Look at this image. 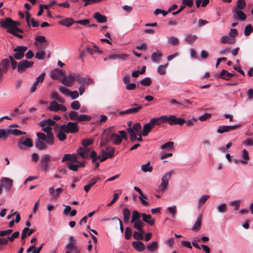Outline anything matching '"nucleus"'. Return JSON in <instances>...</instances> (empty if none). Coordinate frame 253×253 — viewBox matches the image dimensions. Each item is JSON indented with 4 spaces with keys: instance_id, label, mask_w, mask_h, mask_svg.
<instances>
[{
    "instance_id": "8fccbe9b",
    "label": "nucleus",
    "mask_w": 253,
    "mask_h": 253,
    "mask_svg": "<svg viewBox=\"0 0 253 253\" xmlns=\"http://www.w3.org/2000/svg\"><path fill=\"white\" fill-rule=\"evenodd\" d=\"M201 225V215H199L197 217L196 221L192 227V229L193 230H198L200 228Z\"/></svg>"
},
{
    "instance_id": "f8f14e48",
    "label": "nucleus",
    "mask_w": 253,
    "mask_h": 253,
    "mask_svg": "<svg viewBox=\"0 0 253 253\" xmlns=\"http://www.w3.org/2000/svg\"><path fill=\"white\" fill-rule=\"evenodd\" d=\"M240 126V125L233 126H221L218 127L217 132L219 133H223L234 130Z\"/></svg>"
},
{
    "instance_id": "603ef678",
    "label": "nucleus",
    "mask_w": 253,
    "mask_h": 253,
    "mask_svg": "<svg viewBox=\"0 0 253 253\" xmlns=\"http://www.w3.org/2000/svg\"><path fill=\"white\" fill-rule=\"evenodd\" d=\"M168 42L172 45H176L179 44V41L178 38L175 37H171L168 39Z\"/></svg>"
},
{
    "instance_id": "3c124183",
    "label": "nucleus",
    "mask_w": 253,
    "mask_h": 253,
    "mask_svg": "<svg viewBox=\"0 0 253 253\" xmlns=\"http://www.w3.org/2000/svg\"><path fill=\"white\" fill-rule=\"evenodd\" d=\"M91 117L89 115L82 114L78 116L77 121L80 122L83 121H89L91 120Z\"/></svg>"
},
{
    "instance_id": "4c0bfd02",
    "label": "nucleus",
    "mask_w": 253,
    "mask_h": 253,
    "mask_svg": "<svg viewBox=\"0 0 253 253\" xmlns=\"http://www.w3.org/2000/svg\"><path fill=\"white\" fill-rule=\"evenodd\" d=\"M197 39L198 37L195 35L187 34L185 36V40L189 44H192Z\"/></svg>"
},
{
    "instance_id": "393cba45",
    "label": "nucleus",
    "mask_w": 253,
    "mask_h": 253,
    "mask_svg": "<svg viewBox=\"0 0 253 253\" xmlns=\"http://www.w3.org/2000/svg\"><path fill=\"white\" fill-rule=\"evenodd\" d=\"M163 56V53L159 50H156L151 54V59L154 62L158 63L161 60V58Z\"/></svg>"
},
{
    "instance_id": "f704fd0d",
    "label": "nucleus",
    "mask_w": 253,
    "mask_h": 253,
    "mask_svg": "<svg viewBox=\"0 0 253 253\" xmlns=\"http://www.w3.org/2000/svg\"><path fill=\"white\" fill-rule=\"evenodd\" d=\"M76 245V240L75 239L74 237L72 236H70L69 239V242L66 245L65 248L67 250H70L73 248L77 247Z\"/></svg>"
},
{
    "instance_id": "f03ea898",
    "label": "nucleus",
    "mask_w": 253,
    "mask_h": 253,
    "mask_svg": "<svg viewBox=\"0 0 253 253\" xmlns=\"http://www.w3.org/2000/svg\"><path fill=\"white\" fill-rule=\"evenodd\" d=\"M172 170L165 173L161 177V182L158 185L157 191L159 193H164L169 186V180L171 177Z\"/></svg>"
},
{
    "instance_id": "20e7f679",
    "label": "nucleus",
    "mask_w": 253,
    "mask_h": 253,
    "mask_svg": "<svg viewBox=\"0 0 253 253\" xmlns=\"http://www.w3.org/2000/svg\"><path fill=\"white\" fill-rule=\"evenodd\" d=\"M141 214H140L138 211H132L131 222L133 224L134 228H139L140 226H144V223L140 219Z\"/></svg>"
},
{
    "instance_id": "774afa93",
    "label": "nucleus",
    "mask_w": 253,
    "mask_h": 253,
    "mask_svg": "<svg viewBox=\"0 0 253 253\" xmlns=\"http://www.w3.org/2000/svg\"><path fill=\"white\" fill-rule=\"evenodd\" d=\"M59 90L61 93L65 95H69L70 91L68 88L63 86H60L59 87Z\"/></svg>"
},
{
    "instance_id": "a878e982",
    "label": "nucleus",
    "mask_w": 253,
    "mask_h": 253,
    "mask_svg": "<svg viewBox=\"0 0 253 253\" xmlns=\"http://www.w3.org/2000/svg\"><path fill=\"white\" fill-rule=\"evenodd\" d=\"M128 55L126 54H111L108 55V58L111 60L119 59L121 60H126Z\"/></svg>"
},
{
    "instance_id": "b1692460",
    "label": "nucleus",
    "mask_w": 253,
    "mask_h": 253,
    "mask_svg": "<svg viewBox=\"0 0 253 253\" xmlns=\"http://www.w3.org/2000/svg\"><path fill=\"white\" fill-rule=\"evenodd\" d=\"M58 23L60 25L69 27L75 23L72 18H66L58 21Z\"/></svg>"
},
{
    "instance_id": "72a5a7b5",
    "label": "nucleus",
    "mask_w": 253,
    "mask_h": 253,
    "mask_svg": "<svg viewBox=\"0 0 253 253\" xmlns=\"http://www.w3.org/2000/svg\"><path fill=\"white\" fill-rule=\"evenodd\" d=\"M110 139L116 145H119L122 142L121 137L117 133H112L110 136Z\"/></svg>"
},
{
    "instance_id": "69168bd1",
    "label": "nucleus",
    "mask_w": 253,
    "mask_h": 253,
    "mask_svg": "<svg viewBox=\"0 0 253 253\" xmlns=\"http://www.w3.org/2000/svg\"><path fill=\"white\" fill-rule=\"evenodd\" d=\"M150 122L154 126H155L156 125H160L162 124L160 117L152 118L150 120Z\"/></svg>"
},
{
    "instance_id": "9b49d317",
    "label": "nucleus",
    "mask_w": 253,
    "mask_h": 253,
    "mask_svg": "<svg viewBox=\"0 0 253 253\" xmlns=\"http://www.w3.org/2000/svg\"><path fill=\"white\" fill-rule=\"evenodd\" d=\"M51 160V157L47 154H43L41 158L40 162L41 164L42 169L44 170L47 171L49 166V162Z\"/></svg>"
},
{
    "instance_id": "052dcab7",
    "label": "nucleus",
    "mask_w": 253,
    "mask_h": 253,
    "mask_svg": "<svg viewBox=\"0 0 253 253\" xmlns=\"http://www.w3.org/2000/svg\"><path fill=\"white\" fill-rule=\"evenodd\" d=\"M132 235V230L129 227H127L125 230V237L126 240L129 239Z\"/></svg>"
},
{
    "instance_id": "ea45409f",
    "label": "nucleus",
    "mask_w": 253,
    "mask_h": 253,
    "mask_svg": "<svg viewBox=\"0 0 253 253\" xmlns=\"http://www.w3.org/2000/svg\"><path fill=\"white\" fill-rule=\"evenodd\" d=\"M35 147L39 150H45L47 148L45 144L39 139H36L35 141Z\"/></svg>"
},
{
    "instance_id": "cd10ccee",
    "label": "nucleus",
    "mask_w": 253,
    "mask_h": 253,
    "mask_svg": "<svg viewBox=\"0 0 253 253\" xmlns=\"http://www.w3.org/2000/svg\"><path fill=\"white\" fill-rule=\"evenodd\" d=\"M9 59H4L1 60L0 63V70L3 73H6L9 66Z\"/></svg>"
},
{
    "instance_id": "49530a36",
    "label": "nucleus",
    "mask_w": 253,
    "mask_h": 253,
    "mask_svg": "<svg viewBox=\"0 0 253 253\" xmlns=\"http://www.w3.org/2000/svg\"><path fill=\"white\" fill-rule=\"evenodd\" d=\"M158 247V244L157 242L153 241L151 244L147 246V250L151 252H153L156 251Z\"/></svg>"
},
{
    "instance_id": "a211bd4d",
    "label": "nucleus",
    "mask_w": 253,
    "mask_h": 253,
    "mask_svg": "<svg viewBox=\"0 0 253 253\" xmlns=\"http://www.w3.org/2000/svg\"><path fill=\"white\" fill-rule=\"evenodd\" d=\"M17 145L20 149L24 150L25 149L24 146L31 147L33 146V144L32 140L30 138H28L24 141H22L21 140L19 141Z\"/></svg>"
},
{
    "instance_id": "39448f33",
    "label": "nucleus",
    "mask_w": 253,
    "mask_h": 253,
    "mask_svg": "<svg viewBox=\"0 0 253 253\" xmlns=\"http://www.w3.org/2000/svg\"><path fill=\"white\" fill-rule=\"evenodd\" d=\"M37 139L44 141L47 144L52 145L54 144V138L53 133H48L46 135L42 132H37Z\"/></svg>"
},
{
    "instance_id": "4d7b16f0",
    "label": "nucleus",
    "mask_w": 253,
    "mask_h": 253,
    "mask_svg": "<svg viewBox=\"0 0 253 253\" xmlns=\"http://www.w3.org/2000/svg\"><path fill=\"white\" fill-rule=\"evenodd\" d=\"M78 116V113L74 111L69 112L68 115L69 119L72 121H77Z\"/></svg>"
},
{
    "instance_id": "37998d69",
    "label": "nucleus",
    "mask_w": 253,
    "mask_h": 253,
    "mask_svg": "<svg viewBox=\"0 0 253 253\" xmlns=\"http://www.w3.org/2000/svg\"><path fill=\"white\" fill-rule=\"evenodd\" d=\"M87 52H89L91 54H93L95 53L98 52L102 53V51L99 49L98 47L96 45H93L92 47L87 46L85 49Z\"/></svg>"
},
{
    "instance_id": "6e6552de",
    "label": "nucleus",
    "mask_w": 253,
    "mask_h": 253,
    "mask_svg": "<svg viewBox=\"0 0 253 253\" xmlns=\"http://www.w3.org/2000/svg\"><path fill=\"white\" fill-rule=\"evenodd\" d=\"M131 106L133 107L129 108L125 111H121L119 113V114L121 116H123L126 114H135L138 112L142 108V105H139L137 103L132 104Z\"/></svg>"
},
{
    "instance_id": "bb28decb",
    "label": "nucleus",
    "mask_w": 253,
    "mask_h": 253,
    "mask_svg": "<svg viewBox=\"0 0 253 253\" xmlns=\"http://www.w3.org/2000/svg\"><path fill=\"white\" fill-rule=\"evenodd\" d=\"M93 18L99 23H105L107 20V17L101 14L99 12H96L94 13Z\"/></svg>"
},
{
    "instance_id": "1a4fd4ad",
    "label": "nucleus",
    "mask_w": 253,
    "mask_h": 253,
    "mask_svg": "<svg viewBox=\"0 0 253 253\" xmlns=\"http://www.w3.org/2000/svg\"><path fill=\"white\" fill-rule=\"evenodd\" d=\"M48 109L51 111L58 112L61 111L62 112H66L67 108L65 106L59 104L55 100L50 102Z\"/></svg>"
},
{
    "instance_id": "ddd939ff",
    "label": "nucleus",
    "mask_w": 253,
    "mask_h": 253,
    "mask_svg": "<svg viewBox=\"0 0 253 253\" xmlns=\"http://www.w3.org/2000/svg\"><path fill=\"white\" fill-rule=\"evenodd\" d=\"M144 226H140L139 228H134L138 231H134L133 234V237L134 239L140 241L143 239V236L145 233L143 229Z\"/></svg>"
},
{
    "instance_id": "dca6fc26",
    "label": "nucleus",
    "mask_w": 253,
    "mask_h": 253,
    "mask_svg": "<svg viewBox=\"0 0 253 253\" xmlns=\"http://www.w3.org/2000/svg\"><path fill=\"white\" fill-rule=\"evenodd\" d=\"M51 78L53 80H61L64 76V73L59 69H55L51 72Z\"/></svg>"
},
{
    "instance_id": "c03bdc74",
    "label": "nucleus",
    "mask_w": 253,
    "mask_h": 253,
    "mask_svg": "<svg viewBox=\"0 0 253 253\" xmlns=\"http://www.w3.org/2000/svg\"><path fill=\"white\" fill-rule=\"evenodd\" d=\"M90 157L92 159V163H95L97 161H99L98 162H100V160L102 158L100 154L97 156V153L94 151H91L90 154Z\"/></svg>"
},
{
    "instance_id": "4be33fe9",
    "label": "nucleus",
    "mask_w": 253,
    "mask_h": 253,
    "mask_svg": "<svg viewBox=\"0 0 253 253\" xmlns=\"http://www.w3.org/2000/svg\"><path fill=\"white\" fill-rule=\"evenodd\" d=\"M132 246L133 248L138 252H143L145 249V246L144 244L139 241H133L132 242Z\"/></svg>"
},
{
    "instance_id": "0eeeda50",
    "label": "nucleus",
    "mask_w": 253,
    "mask_h": 253,
    "mask_svg": "<svg viewBox=\"0 0 253 253\" xmlns=\"http://www.w3.org/2000/svg\"><path fill=\"white\" fill-rule=\"evenodd\" d=\"M27 49L26 46H17L16 48L13 49L14 54L13 57L16 60H20L22 59L24 56L25 51Z\"/></svg>"
},
{
    "instance_id": "680f3d73",
    "label": "nucleus",
    "mask_w": 253,
    "mask_h": 253,
    "mask_svg": "<svg viewBox=\"0 0 253 253\" xmlns=\"http://www.w3.org/2000/svg\"><path fill=\"white\" fill-rule=\"evenodd\" d=\"M140 83L142 85L146 86H150L152 83V81L149 77H146L142 79Z\"/></svg>"
},
{
    "instance_id": "f257e3e1",
    "label": "nucleus",
    "mask_w": 253,
    "mask_h": 253,
    "mask_svg": "<svg viewBox=\"0 0 253 253\" xmlns=\"http://www.w3.org/2000/svg\"><path fill=\"white\" fill-rule=\"evenodd\" d=\"M21 24V23L18 21H14L10 18H6L3 20L0 21V25L1 27L6 28L7 31L15 30L19 33H23L22 30L19 29L17 26Z\"/></svg>"
},
{
    "instance_id": "79ce46f5",
    "label": "nucleus",
    "mask_w": 253,
    "mask_h": 253,
    "mask_svg": "<svg viewBox=\"0 0 253 253\" xmlns=\"http://www.w3.org/2000/svg\"><path fill=\"white\" fill-rule=\"evenodd\" d=\"M124 221L125 223H127L128 222L130 216V211L127 208H125L123 211Z\"/></svg>"
},
{
    "instance_id": "f3484780",
    "label": "nucleus",
    "mask_w": 253,
    "mask_h": 253,
    "mask_svg": "<svg viewBox=\"0 0 253 253\" xmlns=\"http://www.w3.org/2000/svg\"><path fill=\"white\" fill-rule=\"evenodd\" d=\"M169 122V125L173 126L175 125H178L179 126H182L185 123H186V121L181 118H176L174 115H171V119Z\"/></svg>"
},
{
    "instance_id": "2f4dec72",
    "label": "nucleus",
    "mask_w": 253,
    "mask_h": 253,
    "mask_svg": "<svg viewBox=\"0 0 253 253\" xmlns=\"http://www.w3.org/2000/svg\"><path fill=\"white\" fill-rule=\"evenodd\" d=\"M233 76V74L229 73L225 70H222L218 76V78H220L225 80H229Z\"/></svg>"
},
{
    "instance_id": "9d476101",
    "label": "nucleus",
    "mask_w": 253,
    "mask_h": 253,
    "mask_svg": "<svg viewBox=\"0 0 253 253\" xmlns=\"http://www.w3.org/2000/svg\"><path fill=\"white\" fill-rule=\"evenodd\" d=\"M33 64V61L23 60L19 63L17 66V71L20 73H23L27 68L32 67Z\"/></svg>"
},
{
    "instance_id": "de8ad7c7",
    "label": "nucleus",
    "mask_w": 253,
    "mask_h": 253,
    "mask_svg": "<svg viewBox=\"0 0 253 253\" xmlns=\"http://www.w3.org/2000/svg\"><path fill=\"white\" fill-rule=\"evenodd\" d=\"M10 133L11 130L10 129L6 130L4 129H0V139L6 140L7 138V135Z\"/></svg>"
},
{
    "instance_id": "a19ab883",
    "label": "nucleus",
    "mask_w": 253,
    "mask_h": 253,
    "mask_svg": "<svg viewBox=\"0 0 253 253\" xmlns=\"http://www.w3.org/2000/svg\"><path fill=\"white\" fill-rule=\"evenodd\" d=\"M220 42L222 43L232 44L235 42V40L229 36H225L221 37Z\"/></svg>"
},
{
    "instance_id": "e433bc0d",
    "label": "nucleus",
    "mask_w": 253,
    "mask_h": 253,
    "mask_svg": "<svg viewBox=\"0 0 253 253\" xmlns=\"http://www.w3.org/2000/svg\"><path fill=\"white\" fill-rule=\"evenodd\" d=\"M218 212L220 213H225L227 211V206L225 203H223L216 206L215 207Z\"/></svg>"
},
{
    "instance_id": "0e129e2a",
    "label": "nucleus",
    "mask_w": 253,
    "mask_h": 253,
    "mask_svg": "<svg viewBox=\"0 0 253 253\" xmlns=\"http://www.w3.org/2000/svg\"><path fill=\"white\" fill-rule=\"evenodd\" d=\"M45 55V52L43 50L39 51L36 53L35 57L39 60L43 59Z\"/></svg>"
},
{
    "instance_id": "6ab92c4d",
    "label": "nucleus",
    "mask_w": 253,
    "mask_h": 253,
    "mask_svg": "<svg viewBox=\"0 0 253 253\" xmlns=\"http://www.w3.org/2000/svg\"><path fill=\"white\" fill-rule=\"evenodd\" d=\"M77 82L79 83V84H81V85H89L92 83V80L89 78H82L80 76V75L77 73Z\"/></svg>"
},
{
    "instance_id": "58836bf2",
    "label": "nucleus",
    "mask_w": 253,
    "mask_h": 253,
    "mask_svg": "<svg viewBox=\"0 0 253 253\" xmlns=\"http://www.w3.org/2000/svg\"><path fill=\"white\" fill-rule=\"evenodd\" d=\"M141 169L144 172H151L153 170V167L150 165V163L148 162L146 164L141 165Z\"/></svg>"
},
{
    "instance_id": "423d86ee",
    "label": "nucleus",
    "mask_w": 253,
    "mask_h": 253,
    "mask_svg": "<svg viewBox=\"0 0 253 253\" xmlns=\"http://www.w3.org/2000/svg\"><path fill=\"white\" fill-rule=\"evenodd\" d=\"M77 73L64 76L61 80L62 84L67 86H71L73 85L75 81H77Z\"/></svg>"
},
{
    "instance_id": "e2e57ef3",
    "label": "nucleus",
    "mask_w": 253,
    "mask_h": 253,
    "mask_svg": "<svg viewBox=\"0 0 253 253\" xmlns=\"http://www.w3.org/2000/svg\"><path fill=\"white\" fill-rule=\"evenodd\" d=\"M83 148L80 147L79 148L77 152L78 155H80L81 157L83 159H87V154L85 153V151H84Z\"/></svg>"
},
{
    "instance_id": "7ed1b4c3",
    "label": "nucleus",
    "mask_w": 253,
    "mask_h": 253,
    "mask_svg": "<svg viewBox=\"0 0 253 253\" xmlns=\"http://www.w3.org/2000/svg\"><path fill=\"white\" fill-rule=\"evenodd\" d=\"M60 129L67 133H75L78 132L79 127L77 123L70 122L61 125Z\"/></svg>"
},
{
    "instance_id": "412c9836",
    "label": "nucleus",
    "mask_w": 253,
    "mask_h": 253,
    "mask_svg": "<svg viewBox=\"0 0 253 253\" xmlns=\"http://www.w3.org/2000/svg\"><path fill=\"white\" fill-rule=\"evenodd\" d=\"M134 189L139 194V199L140 200L141 203L144 206H148L149 203L145 200H143V198L147 199V195H144L141 190L138 187L134 186Z\"/></svg>"
},
{
    "instance_id": "a18cd8bd",
    "label": "nucleus",
    "mask_w": 253,
    "mask_h": 253,
    "mask_svg": "<svg viewBox=\"0 0 253 253\" xmlns=\"http://www.w3.org/2000/svg\"><path fill=\"white\" fill-rule=\"evenodd\" d=\"M242 158L243 160H242L241 163L244 165H246L248 164V161L250 159L249 153L246 149H244L242 151Z\"/></svg>"
},
{
    "instance_id": "2eb2a0df",
    "label": "nucleus",
    "mask_w": 253,
    "mask_h": 253,
    "mask_svg": "<svg viewBox=\"0 0 253 253\" xmlns=\"http://www.w3.org/2000/svg\"><path fill=\"white\" fill-rule=\"evenodd\" d=\"M45 76V74L43 73L36 78V81L34 82V84L30 88V91L31 92H34L37 89V85L39 83H42L43 81Z\"/></svg>"
},
{
    "instance_id": "473e14b6",
    "label": "nucleus",
    "mask_w": 253,
    "mask_h": 253,
    "mask_svg": "<svg viewBox=\"0 0 253 253\" xmlns=\"http://www.w3.org/2000/svg\"><path fill=\"white\" fill-rule=\"evenodd\" d=\"M210 198L209 195H203L198 199L197 208L200 209Z\"/></svg>"
},
{
    "instance_id": "13d9d810",
    "label": "nucleus",
    "mask_w": 253,
    "mask_h": 253,
    "mask_svg": "<svg viewBox=\"0 0 253 253\" xmlns=\"http://www.w3.org/2000/svg\"><path fill=\"white\" fill-rule=\"evenodd\" d=\"M174 147V142L172 141H169L167 143L163 144L161 146V149L162 150L166 149H172Z\"/></svg>"
},
{
    "instance_id": "c756f323",
    "label": "nucleus",
    "mask_w": 253,
    "mask_h": 253,
    "mask_svg": "<svg viewBox=\"0 0 253 253\" xmlns=\"http://www.w3.org/2000/svg\"><path fill=\"white\" fill-rule=\"evenodd\" d=\"M1 182L3 187L9 191L12 185V180L8 178H2Z\"/></svg>"
},
{
    "instance_id": "09e8293b",
    "label": "nucleus",
    "mask_w": 253,
    "mask_h": 253,
    "mask_svg": "<svg viewBox=\"0 0 253 253\" xmlns=\"http://www.w3.org/2000/svg\"><path fill=\"white\" fill-rule=\"evenodd\" d=\"M168 63H166L165 65H161L159 66L157 69L158 73L161 75H163L166 73V69L168 66Z\"/></svg>"
},
{
    "instance_id": "5fc2aeb1",
    "label": "nucleus",
    "mask_w": 253,
    "mask_h": 253,
    "mask_svg": "<svg viewBox=\"0 0 253 253\" xmlns=\"http://www.w3.org/2000/svg\"><path fill=\"white\" fill-rule=\"evenodd\" d=\"M246 4L245 0H238L237 4L235 8L238 9H244L246 7Z\"/></svg>"
},
{
    "instance_id": "bf43d9fd",
    "label": "nucleus",
    "mask_w": 253,
    "mask_h": 253,
    "mask_svg": "<svg viewBox=\"0 0 253 253\" xmlns=\"http://www.w3.org/2000/svg\"><path fill=\"white\" fill-rule=\"evenodd\" d=\"M65 132L60 129L57 134V137L59 140L63 141L66 138V135Z\"/></svg>"
},
{
    "instance_id": "864d4df0",
    "label": "nucleus",
    "mask_w": 253,
    "mask_h": 253,
    "mask_svg": "<svg viewBox=\"0 0 253 253\" xmlns=\"http://www.w3.org/2000/svg\"><path fill=\"white\" fill-rule=\"evenodd\" d=\"M253 32V26L251 24H248L245 28L244 34L246 36H249Z\"/></svg>"
},
{
    "instance_id": "4468645a",
    "label": "nucleus",
    "mask_w": 253,
    "mask_h": 253,
    "mask_svg": "<svg viewBox=\"0 0 253 253\" xmlns=\"http://www.w3.org/2000/svg\"><path fill=\"white\" fill-rule=\"evenodd\" d=\"M241 10L242 9H238L237 8H234L233 10V16L235 19H239L241 21H244L246 19V15Z\"/></svg>"
},
{
    "instance_id": "aec40b11",
    "label": "nucleus",
    "mask_w": 253,
    "mask_h": 253,
    "mask_svg": "<svg viewBox=\"0 0 253 253\" xmlns=\"http://www.w3.org/2000/svg\"><path fill=\"white\" fill-rule=\"evenodd\" d=\"M63 189L61 188H58L54 189L53 187H51L48 189L49 193L53 199H57L59 195L63 191Z\"/></svg>"
},
{
    "instance_id": "6e6d98bb",
    "label": "nucleus",
    "mask_w": 253,
    "mask_h": 253,
    "mask_svg": "<svg viewBox=\"0 0 253 253\" xmlns=\"http://www.w3.org/2000/svg\"><path fill=\"white\" fill-rule=\"evenodd\" d=\"M106 151L107 152L108 158H112L114 155L115 149L111 146H107L106 147Z\"/></svg>"
},
{
    "instance_id": "338daca9",
    "label": "nucleus",
    "mask_w": 253,
    "mask_h": 253,
    "mask_svg": "<svg viewBox=\"0 0 253 253\" xmlns=\"http://www.w3.org/2000/svg\"><path fill=\"white\" fill-rule=\"evenodd\" d=\"M168 211L171 213V216L174 218L176 212V207L175 206H172L168 208Z\"/></svg>"
},
{
    "instance_id": "5701e85b",
    "label": "nucleus",
    "mask_w": 253,
    "mask_h": 253,
    "mask_svg": "<svg viewBox=\"0 0 253 253\" xmlns=\"http://www.w3.org/2000/svg\"><path fill=\"white\" fill-rule=\"evenodd\" d=\"M154 126L151 124L149 121V123L145 124L143 127V130L142 131V135L143 136H146L148 135L149 133L150 132L151 129L154 128Z\"/></svg>"
},
{
    "instance_id": "c9c22d12",
    "label": "nucleus",
    "mask_w": 253,
    "mask_h": 253,
    "mask_svg": "<svg viewBox=\"0 0 253 253\" xmlns=\"http://www.w3.org/2000/svg\"><path fill=\"white\" fill-rule=\"evenodd\" d=\"M55 124V122L51 119H48L46 120H42L40 123V126L42 127L49 126H53Z\"/></svg>"
},
{
    "instance_id": "7c9ffc66",
    "label": "nucleus",
    "mask_w": 253,
    "mask_h": 253,
    "mask_svg": "<svg viewBox=\"0 0 253 253\" xmlns=\"http://www.w3.org/2000/svg\"><path fill=\"white\" fill-rule=\"evenodd\" d=\"M127 129H130L132 133H135L137 135H139L140 133H142L141 126L139 123H135L131 127H128Z\"/></svg>"
},
{
    "instance_id": "c85d7f7f",
    "label": "nucleus",
    "mask_w": 253,
    "mask_h": 253,
    "mask_svg": "<svg viewBox=\"0 0 253 253\" xmlns=\"http://www.w3.org/2000/svg\"><path fill=\"white\" fill-rule=\"evenodd\" d=\"M141 216L142 220L144 222L147 223L150 225L152 226L155 223V219L152 218L150 214H146L145 213H142Z\"/></svg>"
}]
</instances>
